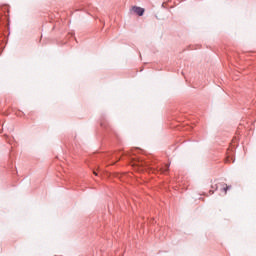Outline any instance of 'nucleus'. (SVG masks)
I'll return each instance as SVG.
<instances>
[{"label": "nucleus", "mask_w": 256, "mask_h": 256, "mask_svg": "<svg viewBox=\"0 0 256 256\" xmlns=\"http://www.w3.org/2000/svg\"><path fill=\"white\" fill-rule=\"evenodd\" d=\"M132 165H136L137 167H143V162L134 163Z\"/></svg>", "instance_id": "7ed1b4c3"}, {"label": "nucleus", "mask_w": 256, "mask_h": 256, "mask_svg": "<svg viewBox=\"0 0 256 256\" xmlns=\"http://www.w3.org/2000/svg\"><path fill=\"white\" fill-rule=\"evenodd\" d=\"M133 13L136 15H139V17H143V13H145V9L139 7V6H133L132 7Z\"/></svg>", "instance_id": "f257e3e1"}, {"label": "nucleus", "mask_w": 256, "mask_h": 256, "mask_svg": "<svg viewBox=\"0 0 256 256\" xmlns=\"http://www.w3.org/2000/svg\"><path fill=\"white\" fill-rule=\"evenodd\" d=\"M227 189H229V186H226V187L224 188V192H225V193H227Z\"/></svg>", "instance_id": "20e7f679"}, {"label": "nucleus", "mask_w": 256, "mask_h": 256, "mask_svg": "<svg viewBox=\"0 0 256 256\" xmlns=\"http://www.w3.org/2000/svg\"><path fill=\"white\" fill-rule=\"evenodd\" d=\"M169 171V164H165L163 168H161L162 173H167Z\"/></svg>", "instance_id": "f03ea898"}, {"label": "nucleus", "mask_w": 256, "mask_h": 256, "mask_svg": "<svg viewBox=\"0 0 256 256\" xmlns=\"http://www.w3.org/2000/svg\"><path fill=\"white\" fill-rule=\"evenodd\" d=\"M95 175H97V172H93Z\"/></svg>", "instance_id": "39448f33"}]
</instances>
